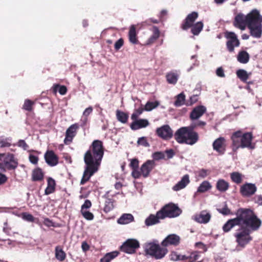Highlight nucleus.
I'll list each match as a JSON object with an SVG mask.
<instances>
[{"label": "nucleus", "instance_id": "nucleus-1", "mask_svg": "<svg viewBox=\"0 0 262 262\" xmlns=\"http://www.w3.org/2000/svg\"><path fill=\"white\" fill-rule=\"evenodd\" d=\"M103 155L102 142L98 140H94L91 149L84 154V161L85 166L80 181L81 185L84 184L97 171Z\"/></svg>", "mask_w": 262, "mask_h": 262}, {"label": "nucleus", "instance_id": "nucleus-2", "mask_svg": "<svg viewBox=\"0 0 262 262\" xmlns=\"http://www.w3.org/2000/svg\"><path fill=\"white\" fill-rule=\"evenodd\" d=\"M197 127L196 121H193L188 126L179 128L174 134L176 141L180 144L193 145L199 139V134L194 131Z\"/></svg>", "mask_w": 262, "mask_h": 262}, {"label": "nucleus", "instance_id": "nucleus-3", "mask_svg": "<svg viewBox=\"0 0 262 262\" xmlns=\"http://www.w3.org/2000/svg\"><path fill=\"white\" fill-rule=\"evenodd\" d=\"M145 252L156 259H161L165 256L168 251L166 248L161 247L159 242L154 239L152 242L147 243L144 246Z\"/></svg>", "mask_w": 262, "mask_h": 262}, {"label": "nucleus", "instance_id": "nucleus-4", "mask_svg": "<svg viewBox=\"0 0 262 262\" xmlns=\"http://www.w3.org/2000/svg\"><path fill=\"white\" fill-rule=\"evenodd\" d=\"M261 221L259 219L253 210L247 209L246 210V234H250L257 231L261 226ZM248 238L247 237V239Z\"/></svg>", "mask_w": 262, "mask_h": 262}, {"label": "nucleus", "instance_id": "nucleus-5", "mask_svg": "<svg viewBox=\"0 0 262 262\" xmlns=\"http://www.w3.org/2000/svg\"><path fill=\"white\" fill-rule=\"evenodd\" d=\"M236 217L228 220L223 226V230L224 232H229L235 226H238L246 224V209H239L237 210Z\"/></svg>", "mask_w": 262, "mask_h": 262}, {"label": "nucleus", "instance_id": "nucleus-6", "mask_svg": "<svg viewBox=\"0 0 262 262\" xmlns=\"http://www.w3.org/2000/svg\"><path fill=\"white\" fill-rule=\"evenodd\" d=\"M181 213L182 211L178 206L172 203L166 205L158 211V214L163 219L167 217H176L179 216Z\"/></svg>", "mask_w": 262, "mask_h": 262}, {"label": "nucleus", "instance_id": "nucleus-7", "mask_svg": "<svg viewBox=\"0 0 262 262\" xmlns=\"http://www.w3.org/2000/svg\"><path fill=\"white\" fill-rule=\"evenodd\" d=\"M18 162L12 154H0V168L4 170H14Z\"/></svg>", "mask_w": 262, "mask_h": 262}, {"label": "nucleus", "instance_id": "nucleus-8", "mask_svg": "<svg viewBox=\"0 0 262 262\" xmlns=\"http://www.w3.org/2000/svg\"><path fill=\"white\" fill-rule=\"evenodd\" d=\"M231 139L233 151H236L240 147H246V133H243L241 130L236 131L232 134Z\"/></svg>", "mask_w": 262, "mask_h": 262}, {"label": "nucleus", "instance_id": "nucleus-9", "mask_svg": "<svg viewBox=\"0 0 262 262\" xmlns=\"http://www.w3.org/2000/svg\"><path fill=\"white\" fill-rule=\"evenodd\" d=\"M140 246L139 242L135 239H128L121 246V250L128 254L135 252L136 250Z\"/></svg>", "mask_w": 262, "mask_h": 262}, {"label": "nucleus", "instance_id": "nucleus-10", "mask_svg": "<svg viewBox=\"0 0 262 262\" xmlns=\"http://www.w3.org/2000/svg\"><path fill=\"white\" fill-rule=\"evenodd\" d=\"M157 135L164 140L170 139L173 135V130L169 125H163L156 130Z\"/></svg>", "mask_w": 262, "mask_h": 262}, {"label": "nucleus", "instance_id": "nucleus-11", "mask_svg": "<svg viewBox=\"0 0 262 262\" xmlns=\"http://www.w3.org/2000/svg\"><path fill=\"white\" fill-rule=\"evenodd\" d=\"M234 236L236 238V242L238 244V246L236 248V249L239 250L238 246L244 248L246 245V224L239 227L234 234Z\"/></svg>", "mask_w": 262, "mask_h": 262}, {"label": "nucleus", "instance_id": "nucleus-12", "mask_svg": "<svg viewBox=\"0 0 262 262\" xmlns=\"http://www.w3.org/2000/svg\"><path fill=\"white\" fill-rule=\"evenodd\" d=\"M262 24V16L256 9H253L247 14V26Z\"/></svg>", "mask_w": 262, "mask_h": 262}, {"label": "nucleus", "instance_id": "nucleus-13", "mask_svg": "<svg viewBox=\"0 0 262 262\" xmlns=\"http://www.w3.org/2000/svg\"><path fill=\"white\" fill-rule=\"evenodd\" d=\"M226 37L228 39V41L226 43L228 50L230 52H233L234 47H238L239 45V41L236 34L231 32H227Z\"/></svg>", "mask_w": 262, "mask_h": 262}, {"label": "nucleus", "instance_id": "nucleus-14", "mask_svg": "<svg viewBox=\"0 0 262 262\" xmlns=\"http://www.w3.org/2000/svg\"><path fill=\"white\" fill-rule=\"evenodd\" d=\"M211 214L207 210H203L199 213L192 216V220L200 224H207L211 219Z\"/></svg>", "mask_w": 262, "mask_h": 262}, {"label": "nucleus", "instance_id": "nucleus-15", "mask_svg": "<svg viewBox=\"0 0 262 262\" xmlns=\"http://www.w3.org/2000/svg\"><path fill=\"white\" fill-rule=\"evenodd\" d=\"M198 17V13L196 12H192L189 14L181 24V28L183 30L190 28Z\"/></svg>", "mask_w": 262, "mask_h": 262}, {"label": "nucleus", "instance_id": "nucleus-16", "mask_svg": "<svg viewBox=\"0 0 262 262\" xmlns=\"http://www.w3.org/2000/svg\"><path fill=\"white\" fill-rule=\"evenodd\" d=\"M79 128V124L75 123L71 125L66 130V137L64 142L66 144H69L71 143L75 136L77 130Z\"/></svg>", "mask_w": 262, "mask_h": 262}, {"label": "nucleus", "instance_id": "nucleus-17", "mask_svg": "<svg viewBox=\"0 0 262 262\" xmlns=\"http://www.w3.org/2000/svg\"><path fill=\"white\" fill-rule=\"evenodd\" d=\"M155 166V162L154 160H147L141 166L140 171L142 176L145 178L148 177Z\"/></svg>", "mask_w": 262, "mask_h": 262}, {"label": "nucleus", "instance_id": "nucleus-18", "mask_svg": "<svg viewBox=\"0 0 262 262\" xmlns=\"http://www.w3.org/2000/svg\"><path fill=\"white\" fill-rule=\"evenodd\" d=\"M206 107L203 105H199L193 108L190 114V119L192 120L199 119L206 112Z\"/></svg>", "mask_w": 262, "mask_h": 262}, {"label": "nucleus", "instance_id": "nucleus-19", "mask_svg": "<svg viewBox=\"0 0 262 262\" xmlns=\"http://www.w3.org/2000/svg\"><path fill=\"white\" fill-rule=\"evenodd\" d=\"M44 157L46 162L50 166H55L58 163V158L53 150H47Z\"/></svg>", "mask_w": 262, "mask_h": 262}, {"label": "nucleus", "instance_id": "nucleus-20", "mask_svg": "<svg viewBox=\"0 0 262 262\" xmlns=\"http://www.w3.org/2000/svg\"><path fill=\"white\" fill-rule=\"evenodd\" d=\"M180 241V237L177 234H171L166 236V237L161 243L162 246L167 247L169 245L177 246L179 245Z\"/></svg>", "mask_w": 262, "mask_h": 262}, {"label": "nucleus", "instance_id": "nucleus-21", "mask_svg": "<svg viewBox=\"0 0 262 262\" xmlns=\"http://www.w3.org/2000/svg\"><path fill=\"white\" fill-rule=\"evenodd\" d=\"M133 122L130 124V127L133 130L145 128L149 124V121L146 119H133Z\"/></svg>", "mask_w": 262, "mask_h": 262}, {"label": "nucleus", "instance_id": "nucleus-22", "mask_svg": "<svg viewBox=\"0 0 262 262\" xmlns=\"http://www.w3.org/2000/svg\"><path fill=\"white\" fill-rule=\"evenodd\" d=\"M225 139L224 137H219L213 142L212 146L214 150L223 155L225 151Z\"/></svg>", "mask_w": 262, "mask_h": 262}, {"label": "nucleus", "instance_id": "nucleus-23", "mask_svg": "<svg viewBox=\"0 0 262 262\" xmlns=\"http://www.w3.org/2000/svg\"><path fill=\"white\" fill-rule=\"evenodd\" d=\"M250 35L256 38H260L262 35V24L247 26Z\"/></svg>", "mask_w": 262, "mask_h": 262}, {"label": "nucleus", "instance_id": "nucleus-24", "mask_svg": "<svg viewBox=\"0 0 262 262\" xmlns=\"http://www.w3.org/2000/svg\"><path fill=\"white\" fill-rule=\"evenodd\" d=\"M190 182L189 176L186 174L172 187V189L174 191H178L185 188L189 184Z\"/></svg>", "mask_w": 262, "mask_h": 262}, {"label": "nucleus", "instance_id": "nucleus-25", "mask_svg": "<svg viewBox=\"0 0 262 262\" xmlns=\"http://www.w3.org/2000/svg\"><path fill=\"white\" fill-rule=\"evenodd\" d=\"M234 26L242 30L246 29V15L244 14L238 13L234 18L233 22Z\"/></svg>", "mask_w": 262, "mask_h": 262}, {"label": "nucleus", "instance_id": "nucleus-26", "mask_svg": "<svg viewBox=\"0 0 262 262\" xmlns=\"http://www.w3.org/2000/svg\"><path fill=\"white\" fill-rule=\"evenodd\" d=\"M180 71L173 70L167 73L166 78L167 81L169 84H176L178 80Z\"/></svg>", "mask_w": 262, "mask_h": 262}, {"label": "nucleus", "instance_id": "nucleus-27", "mask_svg": "<svg viewBox=\"0 0 262 262\" xmlns=\"http://www.w3.org/2000/svg\"><path fill=\"white\" fill-rule=\"evenodd\" d=\"M160 219H162L160 215L158 214V212L156 215L150 214L148 216L145 221V224L147 226H150L157 224L160 222Z\"/></svg>", "mask_w": 262, "mask_h": 262}, {"label": "nucleus", "instance_id": "nucleus-28", "mask_svg": "<svg viewBox=\"0 0 262 262\" xmlns=\"http://www.w3.org/2000/svg\"><path fill=\"white\" fill-rule=\"evenodd\" d=\"M134 220L133 215L130 213L123 214L117 220L119 224L125 225L129 224Z\"/></svg>", "mask_w": 262, "mask_h": 262}, {"label": "nucleus", "instance_id": "nucleus-29", "mask_svg": "<svg viewBox=\"0 0 262 262\" xmlns=\"http://www.w3.org/2000/svg\"><path fill=\"white\" fill-rule=\"evenodd\" d=\"M128 38L130 42L134 45L137 44L138 42V40L137 37L136 29L134 25H132L129 28Z\"/></svg>", "mask_w": 262, "mask_h": 262}, {"label": "nucleus", "instance_id": "nucleus-30", "mask_svg": "<svg viewBox=\"0 0 262 262\" xmlns=\"http://www.w3.org/2000/svg\"><path fill=\"white\" fill-rule=\"evenodd\" d=\"M152 34L147 40V44L150 45L157 40L160 36V30L157 26L152 27Z\"/></svg>", "mask_w": 262, "mask_h": 262}, {"label": "nucleus", "instance_id": "nucleus-31", "mask_svg": "<svg viewBox=\"0 0 262 262\" xmlns=\"http://www.w3.org/2000/svg\"><path fill=\"white\" fill-rule=\"evenodd\" d=\"M47 182V187L45 189V193L49 195L55 191L56 184L55 180L52 178H49Z\"/></svg>", "mask_w": 262, "mask_h": 262}, {"label": "nucleus", "instance_id": "nucleus-32", "mask_svg": "<svg viewBox=\"0 0 262 262\" xmlns=\"http://www.w3.org/2000/svg\"><path fill=\"white\" fill-rule=\"evenodd\" d=\"M229 183L224 179H219L216 182V188L220 192L226 191L229 188Z\"/></svg>", "mask_w": 262, "mask_h": 262}, {"label": "nucleus", "instance_id": "nucleus-33", "mask_svg": "<svg viewBox=\"0 0 262 262\" xmlns=\"http://www.w3.org/2000/svg\"><path fill=\"white\" fill-rule=\"evenodd\" d=\"M43 178V173L40 168L34 169L32 172V180L34 181H41Z\"/></svg>", "mask_w": 262, "mask_h": 262}, {"label": "nucleus", "instance_id": "nucleus-34", "mask_svg": "<svg viewBox=\"0 0 262 262\" xmlns=\"http://www.w3.org/2000/svg\"><path fill=\"white\" fill-rule=\"evenodd\" d=\"M203 23L202 21H198L196 23L192 25L191 32L194 35H198L202 30L203 28Z\"/></svg>", "mask_w": 262, "mask_h": 262}, {"label": "nucleus", "instance_id": "nucleus-35", "mask_svg": "<svg viewBox=\"0 0 262 262\" xmlns=\"http://www.w3.org/2000/svg\"><path fill=\"white\" fill-rule=\"evenodd\" d=\"M211 187L212 186L208 181H204L200 185L198 188L197 192L203 193L210 189Z\"/></svg>", "mask_w": 262, "mask_h": 262}, {"label": "nucleus", "instance_id": "nucleus-36", "mask_svg": "<svg viewBox=\"0 0 262 262\" xmlns=\"http://www.w3.org/2000/svg\"><path fill=\"white\" fill-rule=\"evenodd\" d=\"M55 257L60 261H63L66 257V254L59 246L55 248Z\"/></svg>", "mask_w": 262, "mask_h": 262}, {"label": "nucleus", "instance_id": "nucleus-37", "mask_svg": "<svg viewBox=\"0 0 262 262\" xmlns=\"http://www.w3.org/2000/svg\"><path fill=\"white\" fill-rule=\"evenodd\" d=\"M119 254L117 251H113L106 253L103 257L101 258L100 262H110L112 259L116 257Z\"/></svg>", "mask_w": 262, "mask_h": 262}, {"label": "nucleus", "instance_id": "nucleus-38", "mask_svg": "<svg viewBox=\"0 0 262 262\" xmlns=\"http://www.w3.org/2000/svg\"><path fill=\"white\" fill-rule=\"evenodd\" d=\"M116 117L117 120L122 123H126L128 118L126 113L119 110L116 111Z\"/></svg>", "mask_w": 262, "mask_h": 262}, {"label": "nucleus", "instance_id": "nucleus-39", "mask_svg": "<svg viewBox=\"0 0 262 262\" xmlns=\"http://www.w3.org/2000/svg\"><path fill=\"white\" fill-rule=\"evenodd\" d=\"M257 190V187L255 184L247 183L246 195L247 197L254 194Z\"/></svg>", "mask_w": 262, "mask_h": 262}, {"label": "nucleus", "instance_id": "nucleus-40", "mask_svg": "<svg viewBox=\"0 0 262 262\" xmlns=\"http://www.w3.org/2000/svg\"><path fill=\"white\" fill-rule=\"evenodd\" d=\"M12 139L11 137L2 138L0 139V147H9L11 146Z\"/></svg>", "mask_w": 262, "mask_h": 262}, {"label": "nucleus", "instance_id": "nucleus-41", "mask_svg": "<svg viewBox=\"0 0 262 262\" xmlns=\"http://www.w3.org/2000/svg\"><path fill=\"white\" fill-rule=\"evenodd\" d=\"M185 100V96L183 93H181L176 97V100L174 104L176 106L179 107L183 105L184 104Z\"/></svg>", "mask_w": 262, "mask_h": 262}, {"label": "nucleus", "instance_id": "nucleus-42", "mask_svg": "<svg viewBox=\"0 0 262 262\" xmlns=\"http://www.w3.org/2000/svg\"><path fill=\"white\" fill-rule=\"evenodd\" d=\"M188 258V257L185 255L179 254L176 252H172L170 254V259L173 261H179L185 260Z\"/></svg>", "mask_w": 262, "mask_h": 262}, {"label": "nucleus", "instance_id": "nucleus-43", "mask_svg": "<svg viewBox=\"0 0 262 262\" xmlns=\"http://www.w3.org/2000/svg\"><path fill=\"white\" fill-rule=\"evenodd\" d=\"M114 208L113 200L111 198H105L104 211L106 213L110 212Z\"/></svg>", "mask_w": 262, "mask_h": 262}, {"label": "nucleus", "instance_id": "nucleus-44", "mask_svg": "<svg viewBox=\"0 0 262 262\" xmlns=\"http://www.w3.org/2000/svg\"><path fill=\"white\" fill-rule=\"evenodd\" d=\"M253 135L251 132H247V148L251 149H254L255 143H252Z\"/></svg>", "mask_w": 262, "mask_h": 262}, {"label": "nucleus", "instance_id": "nucleus-45", "mask_svg": "<svg viewBox=\"0 0 262 262\" xmlns=\"http://www.w3.org/2000/svg\"><path fill=\"white\" fill-rule=\"evenodd\" d=\"M159 105L158 101H148L144 106V110L146 111H151L153 109L156 108Z\"/></svg>", "mask_w": 262, "mask_h": 262}, {"label": "nucleus", "instance_id": "nucleus-46", "mask_svg": "<svg viewBox=\"0 0 262 262\" xmlns=\"http://www.w3.org/2000/svg\"><path fill=\"white\" fill-rule=\"evenodd\" d=\"M34 102L29 99H26L23 105V109L30 112L32 110V106Z\"/></svg>", "mask_w": 262, "mask_h": 262}, {"label": "nucleus", "instance_id": "nucleus-47", "mask_svg": "<svg viewBox=\"0 0 262 262\" xmlns=\"http://www.w3.org/2000/svg\"><path fill=\"white\" fill-rule=\"evenodd\" d=\"M144 111H145L144 108H143L142 106L135 109L134 113L131 115V119L132 120L137 119L138 117L143 113Z\"/></svg>", "mask_w": 262, "mask_h": 262}, {"label": "nucleus", "instance_id": "nucleus-48", "mask_svg": "<svg viewBox=\"0 0 262 262\" xmlns=\"http://www.w3.org/2000/svg\"><path fill=\"white\" fill-rule=\"evenodd\" d=\"M231 179L232 181L239 184L242 182V176L238 172H232L231 173Z\"/></svg>", "mask_w": 262, "mask_h": 262}, {"label": "nucleus", "instance_id": "nucleus-49", "mask_svg": "<svg viewBox=\"0 0 262 262\" xmlns=\"http://www.w3.org/2000/svg\"><path fill=\"white\" fill-rule=\"evenodd\" d=\"M237 77L244 82H246V71L243 69H239L236 72Z\"/></svg>", "mask_w": 262, "mask_h": 262}, {"label": "nucleus", "instance_id": "nucleus-50", "mask_svg": "<svg viewBox=\"0 0 262 262\" xmlns=\"http://www.w3.org/2000/svg\"><path fill=\"white\" fill-rule=\"evenodd\" d=\"M21 217L22 219L26 221L29 222H34V216L27 212H23L21 214Z\"/></svg>", "mask_w": 262, "mask_h": 262}, {"label": "nucleus", "instance_id": "nucleus-51", "mask_svg": "<svg viewBox=\"0 0 262 262\" xmlns=\"http://www.w3.org/2000/svg\"><path fill=\"white\" fill-rule=\"evenodd\" d=\"M57 88H58V92L60 95H64L67 92V87L64 85H55L54 86V91H56L57 90Z\"/></svg>", "mask_w": 262, "mask_h": 262}, {"label": "nucleus", "instance_id": "nucleus-52", "mask_svg": "<svg viewBox=\"0 0 262 262\" xmlns=\"http://www.w3.org/2000/svg\"><path fill=\"white\" fill-rule=\"evenodd\" d=\"M237 60L242 63H246V51H242L238 53Z\"/></svg>", "mask_w": 262, "mask_h": 262}, {"label": "nucleus", "instance_id": "nucleus-53", "mask_svg": "<svg viewBox=\"0 0 262 262\" xmlns=\"http://www.w3.org/2000/svg\"><path fill=\"white\" fill-rule=\"evenodd\" d=\"M164 154L161 151L155 152L152 154V158L154 160L158 161L164 159Z\"/></svg>", "mask_w": 262, "mask_h": 262}, {"label": "nucleus", "instance_id": "nucleus-54", "mask_svg": "<svg viewBox=\"0 0 262 262\" xmlns=\"http://www.w3.org/2000/svg\"><path fill=\"white\" fill-rule=\"evenodd\" d=\"M81 213L83 216L88 220H92L94 219V215L89 211L82 210Z\"/></svg>", "mask_w": 262, "mask_h": 262}, {"label": "nucleus", "instance_id": "nucleus-55", "mask_svg": "<svg viewBox=\"0 0 262 262\" xmlns=\"http://www.w3.org/2000/svg\"><path fill=\"white\" fill-rule=\"evenodd\" d=\"M138 145H142L144 147H149V144L147 142L146 138L145 137H142L138 139L137 141Z\"/></svg>", "mask_w": 262, "mask_h": 262}, {"label": "nucleus", "instance_id": "nucleus-56", "mask_svg": "<svg viewBox=\"0 0 262 262\" xmlns=\"http://www.w3.org/2000/svg\"><path fill=\"white\" fill-rule=\"evenodd\" d=\"M16 145L19 147L23 148L24 150H27L29 148L28 145L24 140H19L17 142Z\"/></svg>", "mask_w": 262, "mask_h": 262}, {"label": "nucleus", "instance_id": "nucleus-57", "mask_svg": "<svg viewBox=\"0 0 262 262\" xmlns=\"http://www.w3.org/2000/svg\"><path fill=\"white\" fill-rule=\"evenodd\" d=\"M129 166L132 168V170L138 169L139 161L137 159H132L129 164Z\"/></svg>", "mask_w": 262, "mask_h": 262}, {"label": "nucleus", "instance_id": "nucleus-58", "mask_svg": "<svg viewBox=\"0 0 262 262\" xmlns=\"http://www.w3.org/2000/svg\"><path fill=\"white\" fill-rule=\"evenodd\" d=\"M123 39L122 38L119 39L115 43V49L117 51L119 50L123 45Z\"/></svg>", "mask_w": 262, "mask_h": 262}, {"label": "nucleus", "instance_id": "nucleus-59", "mask_svg": "<svg viewBox=\"0 0 262 262\" xmlns=\"http://www.w3.org/2000/svg\"><path fill=\"white\" fill-rule=\"evenodd\" d=\"M92 206L91 201L89 200H86L83 204L81 206V211L85 210V209L90 208Z\"/></svg>", "mask_w": 262, "mask_h": 262}, {"label": "nucleus", "instance_id": "nucleus-60", "mask_svg": "<svg viewBox=\"0 0 262 262\" xmlns=\"http://www.w3.org/2000/svg\"><path fill=\"white\" fill-rule=\"evenodd\" d=\"M252 200L258 205L262 206V195H257L253 198Z\"/></svg>", "mask_w": 262, "mask_h": 262}, {"label": "nucleus", "instance_id": "nucleus-61", "mask_svg": "<svg viewBox=\"0 0 262 262\" xmlns=\"http://www.w3.org/2000/svg\"><path fill=\"white\" fill-rule=\"evenodd\" d=\"M215 73H216V75L219 77L224 78L225 77L224 70L223 69V68L221 67L218 68L216 70Z\"/></svg>", "mask_w": 262, "mask_h": 262}, {"label": "nucleus", "instance_id": "nucleus-62", "mask_svg": "<svg viewBox=\"0 0 262 262\" xmlns=\"http://www.w3.org/2000/svg\"><path fill=\"white\" fill-rule=\"evenodd\" d=\"M29 161L33 164H37L38 161V157L32 154H30L29 156Z\"/></svg>", "mask_w": 262, "mask_h": 262}, {"label": "nucleus", "instance_id": "nucleus-63", "mask_svg": "<svg viewBox=\"0 0 262 262\" xmlns=\"http://www.w3.org/2000/svg\"><path fill=\"white\" fill-rule=\"evenodd\" d=\"M132 176L135 179H138L142 176L141 171H139L138 169H133Z\"/></svg>", "mask_w": 262, "mask_h": 262}, {"label": "nucleus", "instance_id": "nucleus-64", "mask_svg": "<svg viewBox=\"0 0 262 262\" xmlns=\"http://www.w3.org/2000/svg\"><path fill=\"white\" fill-rule=\"evenodd\" d=\"M208 174V170L204 169H202L198 171V176L201 178H206Z\"/></svg>", "mask_w": 262, "mask_h": 262}]
</instances>
